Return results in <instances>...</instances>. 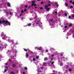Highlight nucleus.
Instances as JSON below:
<instances>
[{"mask_svg":"<svg viewBox=\"0 0 74 74\" xmlns=\"http://www.w3.org/2000/svg\"><path fill=\"white\" fill-rule=\"evenodd\" d=\"M73 38H74V34L73 35Z\"/></svg>","mask_w":74,"mask_h":74,"instance_id":"nucleus-58","label":"nucleus"},{"mask_svg":"<svg viewBox=\"0 0 74 74\" xmlns=\"http://www.w3.org/2000/svg\"><path fill=\"white\" fill-rule=\"evenodd\" d=\"M26 11H27V10H26V9H24V11H25V12H26Z\"/></svg>","mask_w":74,"mask_h":74,"instance_id":"nucleus-25","label":"nucleus"},{"mask_svg":"<svg viewBox=\"0 0 74 74\" xmlns=\"http://www.w3.org/2000/svg\"><path fill=\"white\" fill-rule=\"evenodd\" d=\"M7 5L8 6V7H11V5H10V3L8 2L7 3Z\"/></svg>","mask_w":74,"mask_h":74,"instance_id":"nucleus-6","label":"nucleus"},{"mask_svg":"<svg viewBox=\"0 0 74 74\" xmlns=\"http://www.w3.org/2000/svg\"><path fill=\"white\" fill-rule=\"evenodd\" d=\"M6 14H8V12H5Z\"/></svg>","mask_w":74,"mask_h":74,"instance_id":"nucleus-40","label":"nucleus"},{"mask_svg":"<svg viewBox=\"0 0 74 74\" xmlns=\"http://www.w3.org/2000/svg\"><path fill=\"white\" fill-rule=\"evenodd\" d=\"M8 23V25L10 26L11 24L10 22H8V21L6 20L5 21L4 20H2V23L7 25V23Z\"/></svg>","mask_w":74,"mask_h":74,"instance_id":"nucleus-1","label":"nucleus"},{"mask_svg":"<svg viewBox=\"0 0 74 74\" xmlns=\"http://www.w3.org/2000/svg\"><path fill=\"white\" fill-rule=\"evenodd\" d=\"M72 56L73 57V58H74V54H72Z\"/></svg>","mask_w":74,"mask_h":74,"instance_id":"nucleus-41","label":"nucleus"},{"mask_svg":"<svg viewBox=\"0 0 74 74\" xmlns=\"http://www.w3.org/2000/svg\"><path fill=\"white\" fill-rule=\"evenodd\" d=\"M70 8H73V6H70Z\"/></svg>","mask_w":74,"mask_h":74,"instance_id":"nucleus-16","label":"nucleus"},{"mask_svg":"<svg viewBox=\"0 0 74 74\" xmlns=\"http://www.w3.org/2000/svg\"><path fill=\"white\" fill-rule=\"evenodd\" d=\"M38 58H39V57L38 56H37L36 57V59H38Z\"/></svg>","mask_w":74,"mask_h":74,"instance_id":"nucleus-12","label":"nucleus"},{"mask_svg":"<svg viewBox=\"0 0 74 74\" xmlns=\"http://www.w3.org/2000/svg\"><path fill=\"white\" fill-rule=\"evenodd\" d=\"M10 15H12V13H11V12H10Z\"/></svg>","mask_w":74,"mask_h":74,"instance_id":"nucleus-37","label":"nucleus"},{"mask_svg":"<svg viewBox=\"0 0 74 74\" xmlns=\"http://www.w3.org/2000/svg\"><path fill=\"white\" fill-rule=\"evenodd\" d=\"M44 3V2L42 1V2H41V4H43Z\"/></svg>","mask_w":74,"mask_h":74,"instance_id":"nucleus-27","label":"nucleus"},{"mask_svg":"<svg viewBox=\"0 0 74 74\" xmlns=\"http://www.w3.org/2000/svg\"><path fill=\"white\" fill-rule=\"evenodd\" d=\"M33 60L34 61H36V58H33Z\"/></svg>","mask_w":74,"mask_h":74,"instance_id":"nucleus-23","label":"nucleus"},{"mask_svg":"<svg viewBox=\"0 0 74 74\" xmlns=\"http://www.w3.org/2000/svg\"><path fill=\"white\" fill-rule=\"evenodd\" d=\"M72 4H73V5H74V1L73 2Z\"/></svg>","mask_w":74,"mask_h":74,"instance_id":"nucleus-52","label":"nucleus"},{"mask_svg":"<svg viewBox=\"0 0 74 74\" xmlns=\"http://www.w3.org/2000/svg\"><path fill=\"white\" fill-rule=\"evenodd\" d=\"M36 24L37 25H38V23H36Z\"/></svg>","mask_w":74,"mask_h":74,"instance_id":"nucleus-60","label":"nucleus"},{"mask_svg":"<svg viewBox=\"0 0 74 74\" xmlns=\"http://www.w3.org/2000/svg\"><path fill=\"white\" fill-rule=\"evenodd\" d=\"M73 18H74V14H73L72 16Z\"/></svg>","mask_w":74,"mask_h":74,"instance_id":"nucleus-51","label":"nucleus"},{"mask_svg":"<svg viewBox=\"0 0 74 74\" xmlns=\"http://www.w3.org/2000/svg\"><path fill=\"white\" fill-rule=\"evenodd\" d=\"M63 53H61V56H63Z\"/></svg>","mask_w":74,"mask_h":74,"instance_id":"nucleus-35","label":"nucleus"},{"mask_svg":"<svg viewBox=\"0 0 74 74\" xmlns=\"http://www.w3.org/2000/svg\"><path fill=\"white\" fill-rule=\"evenodd\" d=\"M64 15H65V16H67V13H65Z\"/></svg>","mask_w":74,"mask_h":74,"instance_id":"nucleus-17","label":"nucleus"},{"mask_svg":"<svg viewBox=\"0 0 74 74\" xmlns=\"http://www.w3.org/2000/svg\"><path fill=\"white\" fill-rule=\"evenodd\" d=\"M14 71L11 72L10 73V74H12L13 73H14Z\"/></svg>","mask_w":74,"mask_h":74,"instance_id":"nucleus-24","label":"nucleus"},{"mask_svg":"<svg viewBox=\"0 0 74 74\" xmlns=\"http://www.w3.org/2000/svg\"><path fill=\"white\" fill-rule=\"evenodd\" d=\"M38 48H37V47H35V49H38Z\"/></svg>","mask_w":74,"mask_h":74,"instance_id":"nucleus-31","label":"nucleus"},{"mask_svg":"<svg viewBox=\"0 0 74 74\" xmlns=\"http://www.w3.org/2000/svg\"><path fill=\"white\" fill-rule=\"evenodd\" d=\"M23 74H25V72H23Z\"/></svg>","mask_w":74,"mask_h":74,"instance_id":"nucleus-56","label":"nucleus"},{"mask_svg":"<svg viewBox=\"0 0 74 74\" xmlns=\"http://www.w3.org/2000/svg\"><path fill=\"white\" fill-rule=\"evenodd\" d=\"M53 18L51 19L50 20V22H52L53 21Z\"/></svg>","mask_w":74,"mask_h":74,"instance_id":"nucleus-28","label":"nucleus"},{"mask_svg":"<svg viewBox=\"0 0 74 74\" xmlns=\"http://www.w3.org/2000/svg\"><path fill=\"white\" fill-rule=\"evenodd\" d=\"M55 4H58V2H55Z\"/></svg>","mask_w":74,"mask_h":74,"instance_id":"nucleus-29","label":"nucleus"},{"mask_svg":"<svg viewBox=\"0 0 74 74\" xmlns=\"http://www.w3.org/2000/svg\"><path fill=\"white\" fill-rule=\"evenodd\" d=\"M6 65L7 66V65H8V63H6Z\"/></svg>","mask_w":74,"mask_h":74,"instance_id":"nucleus-53","label":"nucleus"},{"mask_svg":"<svg viewBox=\"0 0 74 74\" xmlns=\"http://www.w3.org/2000/svg\"><path fill=\"white\" fill-rule=\"evenodd\" d=\"M50 50H53V48L51 47L50 48Z\"/></svg>","mask_w":74,"mask_h":74,"instance_id":"nucleus-20","label":"nucleus"},{"mask_svg":"<svg viewBox=\"0 0 74 74\" xmlns=\"http://www.w3.org/2000/svg\"><path fill=\"white\" fill-rule=\"evenodd\" d=\"M7 69H5L4 71V72H7Z\"/></svg>","mask_w":74,"mask_h":74,"instance_id":"nucleus-33","label":"nucleus"},{"mask_svg":"<svg viewBox=\"0 0 74 74\" xmlns=\"http://www.w3.org/2000/svg\"><path fill=\"white\" fill-rule=\"evenodd\" d=\"M2 38L3 40H4L5 39V38H4V37H2Z\"/></svg>","mask_w":74,"mask_h":74,"instance_id":"nucleus-42","label":"nucleus"},{"mask_svg":"<svg viewBox=\"0 0 74 74\" xmlns=\"http://www.w3.org/2000/svg\"><path fill=\"white\" fill-rule=\"evenodd\" d=\"M9 67H8V66H6L5 67L6 69H8Z\"/></svg>","mask_w":74,"mask_h":74,"instance_id":"nucleus-30","label":"nucleus"},{"mask_svg":"<svg viewBox=\"0 0 74 74\" xmlns=\"http://www.w3.org/2000/svg\"><path fill=\"white\" fill-rule=\"evenodd\" d=\"M48 3H51V1H49L48 2Z\"/></svg>","mask_w":74,"mask_h":74,"instance_id":"nucleus-59","label":"nucleus"},{"mask_svg":"<svg viewBox=\"0 0 74 74\" xmlns=\"http://www.w3.org/2000/svg\"><path fill=\"white\" fill-rule=\"evenodd\" d=\"M56 7H59V5L57 4L56 5Z\"/></svg>","mask_w":74,"mask_h":74,"instance_id":"nucleus-50","label":"nucleus"},{"mask_svg":"<svg viewBox=\"0 0 74 74\" xmlns=\"http://www.w3.org/2000/svg\"><path fill=\"white\" fill-rule=\"evenodd\" d=\"M27 5H25V8H27Z\"/></svg>","mask_w":74,"mask_h":74,"instance_id":"nucleus-43","label":"nucleus"},{"mask_svg":"<svg viewBox=\"0 0 74 74\" xmlns=\"http://www.w3.org/2000/svg\"><path fill=\"white\" fill-rule=\"evenodd\" d=\"M46 52H48V50H46Z\"/></svg>","mask_w":74,"mask_h":74,"instance_id":"nucleus-54","label":"nucleus"},{"mask_svg":"<svg viewBox=\"0 0 74 74\" xmlns=\"http://www.w3.org/2000/svg\"><path fill=\"white\" fill-rule=\"evenodd\" d=\"M22 19H23V17H22Z\"/></svg>","mask_w":74,"mask_h":74,"instance_id":"nucleus-61","label":"nucleus"},{"mask_svg":"<svg viewBox=\"0 0 74 74\" xmlns=\"http://www.w3.org/2000/svg\"><path fill=\"white\" fill-rule=\"evenodd\" d=\"M32 25V24L31 23H29L28 24V26H31Z\"/></svg>","mask_w":74,"mask_h":74,"instance_id":"nucleus-10","label":"nucleus"},{"mask_svg":"<svg viewBox=\"0 0 74 74\" xmlns=\"http://www.w3.org/2000/svg\"><path fill=\"white\" fill-rule=\"evenodd\" d=\"M40 10H42V8H40Z\"/></svg>","mask_w":74,"mask_h":74,"instance_id":"nucleus-57","label":"nucleus"},{"mask_svg":"<svg viewBox=\"0 0 74 74\" xmlns=\"http://www.w3.org/2000/svg\"><path fill=\"white\" fill-rule=\"evenodd\" d=\"M4 12H5L6 11V10H3Z\"/></svg>","mask_w":74,"mask_h":74,"instance_id":"nucleus-49","label":"nucleus"},{"mask_svg":"<svg viewBox=\"0 0 74 74\" xmlns=\"http://www.w3.org/2000/svg\"><path fill=\"white\" fill-rule=\"evenodd\" d=\"M51 60L52 61V60H53V58H51Z\"/></svg>","mask_w":74,"mask_h":74,"instance_id":"nucleus-44","label":"nucleus"},{"mask_svg":"<svg viewBox=\"0 0 74 74\" xmlns=\"http://www.w3.org/2000/svg\"><path fill=\"white\" fill-rule=\"evenodd\" d=\"M20 9H22V8H21V7H20Z\"/></svg>","mask_w":74,"mask_h":74,"instance_id":"nucleus-64","label":"nucleus"},{"mask_svg":"<svg viewBox=\"0 0 74 74\" xmlns=\"http://www.w3.org/2000/svg\"><path fill=\"white\" fill-rule=\"evenodd\" d=\"M35 9H37V7H35Z\"/></svg>","mask_w":74,"mask_h":74,"instance_id":"nucleus-46","label":"nucleus"},{"mask_svg":"<svg viewBox=\"0 0 74 74\" xmlns=\"http://www.w3.org/2000/svg\"><path fill=\"white\" fill-rule=\"evenodd\" d=\"M58 13V12L57 11L55 12V14H57Z\"/></svg>","mask_w":74,"mask_h":74,"instance_id":"nucleus-39","label":"nucleus"},{"mask_svg":"<svg viewBox=\"0 0 74 74\" xmlns=\"http://www.w3.org/2000/svg\"><path fill=\"white\" fill-rule=\"evenodd\" d=\"M70 2L71 3H73V1H70Z\"/></svg>","mask_w":74,"mask_h":74,"instance_id":"nucleus-34","label":"nucleus"},{"mask_svg":"<svg viewBox=\"0 0 74 74\" xmlns=\"http://www.w3.org/2000/svg\"><path fill=\"white\" fill-rule=\"evenodd\" d=\"M53 73H55V70H53Z\"/></svg>","mask_w":74,"mask_h":74,"instance_id":"nucleus-47","label":"nucleus"},{"mask_svg":"<svg viewBox=\"0 0 74 74\" xmlns=\"http://www.w3.org/2000/svg\"><path fill=\"white\" fill-rule=\"evenodd\" d=\"M2 23H3V20L0 21V24H2Z\"/></svg>","mask_w":74,"mask_h":74,"instance_id":"nucleus-11","label":"nucleus"},{"mask_svg":"<svg viewBox=\"0 0 74 74\" xmlns=\"http://www.w3.org/2000/svg\"><path fill=\"white\" fill-rule=\"evenodd\" d=\"M46 10H47V11H49L50 9L49 8H48Z\"/></svg>","mask_w":74,"mask_h":74,"instance_id":"nucleus-14","label":"nucleus"},{"mask_svg":"<svg viewBox=\"0 0 74 74\" xmlns=\"http://www.w3.org/2000/svg\"><path fill=\"white\" fill-rule=\"evenodd\" d=\"M32 3L31 4V6H34V7H36L37 5V4L36 3H35V1H32Z\"/></svg>","mask_w":74,"mask_h":74,"instance_id":"nucleus-2","label":"nucleus"},{"mask_svg":"<svg viewBox=\"0 0 74 74\" xmlns=\"http://www.w3.org/2000/svg\"><path fill=\"white\" fill-rule=\"evenodd\" d=\"M59 16H60V14H59Z\"/></svg>","mask_w":74,"mask_h":74,"instance_id":"nucleus-62","label":"nucleus"},{"mask_svg":"<svg viewBox=\"0 0 74 74\" xmlns=\"http://www.w3.org/2000/svg\"><path fill=\"white\" fill-rule=\"evenodd\" d=\"M21 13H23V12H24V11H23V10H21Z\"/></svg>","mask_w":74,"mask_h":74,"instance_id":"nucleus-19","label":"nucleus"},{"mask_svg":"<svg viewBox=\"0 0 74 74\" xmlns=\"http://www.w3.org/2000/svg\"><path fill=\"white\" fill-rule=\"evenodd\" d=\"M69 19H71V16H69Z\"/></svg>","mask_w":74,"mask_h":74,"instance_id":"nucleus-32","label":"nucleus"},{"mask_svg":"<svg viewBox=\"0 0 74 74\" xmlns=\"http://www.w3.org/2000/svg\"><path fill=\"white\" fill-rule=\"evenodd\" d=\"M60 66H63V65H61V64H60Z\"/></svg>","mask_w":74,"mask_h":74,"instance_id":"nucleus-63","label":"nucleus"},{"mask_svg":"<svg viewBox=\"0 0 74 74\" xmlns=\"http://www.w3.org/2000/svg\"><path fill=\"white\" fill-rule=\"evenodd\" d=\"M69 71H72V70H71V69H69Z\"/></svg>","mask_w":74,"mask_h":74,"instance_id":"nucleus-15","label":"nucleus"},{"mask_svg":"<svg viewBox=\"0 0 74 74\" xmlns=\"http://www.w3.org/2000/svg\"><path fill=\"white\" fill-rule=\"evenodd\" d=\"M67 26H66V25H65V26H64V28L65 29H66V28H67Z\"/></svg>","mask_w":74,"mask_h":74,"instance_id":"nucleus-26","label":"nucleus"},{"mask_svg":"<svg viewBox=\"0 0 74 74\" xmlns=\"http://www.w3.org/2000/svg\"><path fill=\"white\" fill-rule=\"evenodd\" d=\"M24 51H27V50L26 49H24Z\"/></svg>","mask_w":74,"mask_h":74,"instance_id":"nucleus-22","label":"nucleus"},{"mask_svg":"<svg viewBox=\"0 0 74 74\" xmlns=\"http://www.w3.org/2000/svg\"><path fill=\"white\" fill-rule=\"evenodd\" d=\"M51 56L52 57H53V56H54V55H52Z\"/></svg>","mask_w":74,"mask_h":74,"instance_id":"nucleus-55","label":"nucleus"},{"mask_svg":"<svg viewBox=\"0 0 74 74\" xmlns=\"http://www.w3.org/2000/svg\"><path fill=\"white\" fill-rule=\"evenodd\" d=\"M25 70H27V67H25Z\"/></svg>","mask_w":74,"mask_h":74,"instance_id":"nucleus-21","label":"nucleus"},{"mask_svg":"<svg viewBox=\"0 0 74 74\" xmlns=\"http://www.w3.org/2000/svg\"><path fill=\"white\" fill-rule=\"evenodd\" d=\"M65 5L66 7H67L69 5L68 4V3H65Z\"/></svg>","mask_w":74,"mask_h":74,"instance_id":"nucleus-8","label":"nucleus"},{"mask_svg":"<svg viewBox=\"0 0 74 74\" xmlns=\"http://www.w3.org/2000/svg\"><path fill=\"white\" fill-rule=\"evenodd\" d=\"M22 13H21L20 15H20V16H22Z\"/></svg>","mask_w":74,"mask_h":74,"instance_id":"nucleus-36","label":"nucleus"},{"mask_svg":"<svg viewBox=\"0 0 74 74\" xmlns=\"http://www.w3.org/2000/svg\"><path fill=\"white\" fill-rule=\"evenodd\" d=\"M9 62H10V61H11V60L10 59L9 60Z\"/></svg>","mask_w":74,"mask_h":74,"instance_id":"nucleus-48","label":"nucleus"},{"mask_svg":"<svg viewBox=\"0 0 74 74\" xmlns=\"http://www.w3.org/2000/svg\"><path fill=\"white\" fill-rule=\"evenodd\" d=\"M38 50H39V51H41V50H42V47H40L39 48H38Z\"/></svg>","mask_w":74,"mask_h":74,"instance_id":"nucleus-5","label":"nucleus"},{"mask_svg":"<svg viewBox=\"0 0 74 74\" xmlns=\"http://www.w3.org/2000/svg\"><path fill=\"white\" fill-rule=\"evenodd\" d=\"M72 25L73 24H69V27H71V26H72Z\"/></svg>","mask_w":74,"mask_h":74,"instance_id":"nucleus-13","label":"nucleus"},{"mask_svg":"<svg viewBox=\"0 0 74 74\" xmlns=\"http://www.w3.org/2000/svg\"><path fill=\"white\" fill-rule=\"evenodd\" d=\"M15 66H16V65H15V64H13V65H12L13 67H15Z\"/></svg>","mask_w":74,"mask_h":74,"instance_id":"nucleus-9","label":"nucleus"},{"mask_svg":"<svg viewBox=\"0 0 74 74\" xmlns=\"http://www.w3.org/2000/svg\"><path fill=\"white\" fill-rule=\"evenodd\" d=\"M26 56H27V57H29V55H28V54H27V53L26 54Z\"/></svg>","mask_w":74,"mask_h":74,"instance_id":"nucleus-18","label":"nucleus"},{"mask_svg":"<svg viewBox=\"0 0 74 74\" xmlns=\"http://www.w3.org/2000/svg\"><path fill=\"white\" fill-rule=\"evenodd\" d=\"M50 62H51V64H53V63H54V62H52V61L51 60H50Z\"/></svg>","mask_w":74,"mask_h":74,"instance_id":"nucleus-7","label":"nucleus"},{"mask_svg":"<svg viewBox=\"0 0 74 74\" xmlns=\"http://www.w3.org/2000/svg\"><path fill=\"white\" fill-rule=\"evenodd\" d=\"M29 8H31V5H29Z\"/></svg>","mask_w":74,"mask_h":74,"instance_id":"nucleus-45","label":"nucleus"},{"mask_svg":"<svg viewBox=\"0 0 74 74\" xmlns=\"http://www.w3.org/2000/svg\"><path fill=\"white\" fill-rule=\"evenodd\" d=\"M48 5H45L44 7L45 9H46V10H47V8H48Z\"/></svg>","mask_w":74,"mask_h":74,"instance_id":"nucleus-3","label":"nucleus"},{"mask_svg":"<svg viewBox=\"0 0 74 74\" xmlns=\"http://www.w3.org/2000/svg\"><path fill=\"white\" fill-rule=\"evenodd\" d=\"M48 5V6H50V5H51V4H48V5Z\"/></svg>","mask_w":74,"mask_h":74,"instance_id":"nucleus-38","label":"nucleus"},{"mask_svg":"<svg viewBox=\"0 0 74 74\" xmlns=\"http://www.w3.org/2000/svg\"><path fill=\"white\" fill-rule=\"evenodd\" d=\"M44 60L45 61L46 60H48V58L47 57H45L44 58Z\"/></svg>","mask_w":74,"mask_h":74,"instance_id":"nucleus-4","label":"nucleus"}]
</instances>
